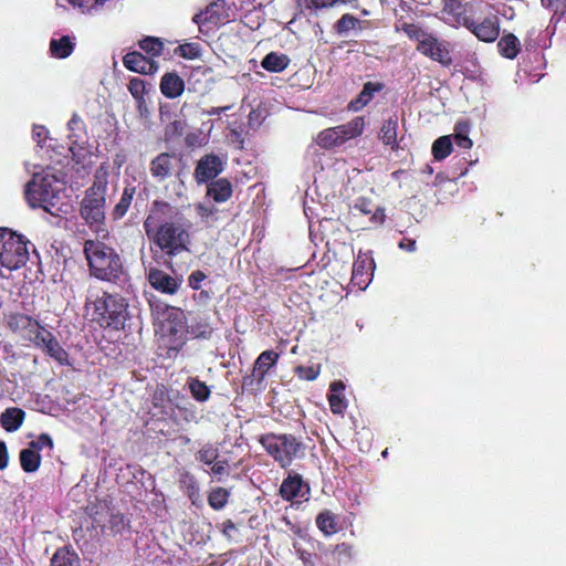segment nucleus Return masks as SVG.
I'll return each mask as SVG.
<instances>
[{
    "label": "nucleus",
    "mask_w": 566,
    "mask_h": 566,
    "mask_svg": "<svg viewBox=\"0 0 566 566\" xmlns=\"http://www.w3.org/2000/svg\"><path fill=\"white\" fill-rule=\"evenodd\" d=\"M416 241L413 239H401L399 244L401 249H406L407 251H415L416 249Z\"/></svg>",
    "instance_id": "obj_59"
},
{
    "label": "nucleus",
    "mask_w": 566,
    "mask_h": 566,
    "mask_svg": "<svg viewBox=\"0 0 566 566\" xmlns=\"http://www.w3.org/2000/svg\"><path fill=\"white\" fill-rule=\"evenodd\" d=\"M231 106H223V107H211L210 109L206 111L205 113L209 116L220 115L221 113L230 109Z\"/></svg>",
    "instance_id": "obj_61"
},
{
    "label": "nucleus",
    "mask_w": 566,
    "mask_h": 566,
    "mask_svg": "<svg viewBox=\"0 0 566 566\" xmlns=\"http://www.w3.org/2000/svg\"><path fill=\"white\" fill-rule=\"evenodd\" d=\"M355 207H356V208H359L364 213H369V212H370V210H369V209H367V207L365 206V203H361V205H358V203H357Z\"/></svg>",
    "instance_id": "obj_64"
},
{
    "label": "nucleus",
    "mask_w": 566,
    "mask_h": 566,
    "mask_svg": "<svg viewBox=\"0 0 566 566\" xmlns=\"http://www.w3.org/2000/svg\"><path fill=\"white\" fill-rule=\"evenodd\" d=\"M178 208L163 201H155L144 222L149 239L169 258L165 264L172 268V258L188 252L189 233L178 222Z\"/></svg>",
    "instance_id": "obj_1"
},
{
    "label": "nucleus",
    "mask_w": 566,
    "mask_h": 566,
    "mask_svg": "<svg viewBox=\"0 0 566 566\" xmlns=\"http://www.w3.org/2000/svg\"><path fill=\"white\" fill-rule=\"evenodd\" d=\"M63 190L62 181L51 169L33 174L25 186V199L32 208H42L52 216L57 214V207Z\"/></svg>",
    "instance_id": "obj_3"
},
{
    "label": "nucleus",
    "mask_w": 566,
    "mask_h": 566,
    "mask_svg": "<svg viewBox=\"0 0 566 566\" xmlns=\"http://www.w3.org/2000/svg\"><path fill=\"white\" fill-rule=\"evenodd\" d=\"M188 388L192 397L200 402L207 401L211 394L209 387L198 378H190L188 380Z\"/></svg>",
    "instance_id": "obj_37"
},
{
    "label": "nucleus",
    "mask_w": 566,
    "mask_h": 566,
    "mask_svg": "<svg viewBox=\"0 0 566 566\" xmlns=\"http://www.w3.org/2000/svg\"><path fill=\"white\" fill-rule=\"evenodd\" d=\"M51 566H81L78 556L69 549H59L51 559Z\"/></svg>",
    "instance_id": "obj_35"
},
{
    "label": "nucleus",
    "mask_w": 566,
    "mask_h": 566,
    "mask_svg": "<svg viewBox=\"0 0 566 566\" xmlns=\"http://www.w3.org/2000/svg\"><path fill=\"white\" fill-rule=\"evenodd\" d=\"M449 45L447 41H441L434 33L427 32V30L422 29L420 45L416 46V50L442 65H451L453 59L450 54Z\"/></svg>",
    "instance_id": "obj_9"
},
{
    "label": "nucleus",
    "mask_w": 566,
    "mask_h": 566,
    "mask_svg": "<svg viewBox=\"0 0 566 566\" xmlns=\"http://www.w3.org/2000/svg\"><path fill=\"white\" fill-rule=\"evenodd\" d=\"M185 83L176 73H166L161 77L160 91L168 98H176L182 94Z\"/></svg>",
    "instance_id": "obj_22"
},
{
    "label": "nucleus",
    "mask_w": 566,
    "mask_h": 566,
    "mask_svg": "<svg viewBox=\"0 0 566 566\" xmlns=\"http://www.w3.org/2000/svg\"><path fill=\"white\" fill-rule=\"evenodd\" d=\"M207 195L216 202H226L232 195V186L226 178L217 179L208 185Z\"/></svg>",
    "instance_id": "obj_24"
},
{
    "label": "nucleus",
    "mask_w": 566,
    "mask_h": 566,
    "mask_svg": "<svg viewBox=\"0 0 566 566\" xmlns=\"http://www.w3.org/2000/svg\"><path fill=\"white\" fill-rule=\"evenodd\" d=\"M302 481L298 476H290L283 481L280 488L281 495L286 500H292L300 495Z\"/></svg>",
    "instance_id": "obj_33"
},
{
    "label": "nucleus",
    "mask_w": 566,
    "mask_h": 566,
    "mask_svg": "<svg viewBox=\"0 0 566 566\" xmlns=\"http://www.w3.org/2000/svg\"><path fill=\"white\" fill-rule=\"evenodd\" d=\"M316 525L325 535L337 532L335 515L329 511H324L317 515Z\"/></svg>",
    "instance_id": "obj_36"
},
{
    "label": "nucleus",
    "mask_w": 566,
    "mask_h": 566,
    "mask_svg": "<svg viewBox=\"0 0 566 566\" xmlns=\"http://www.w3.org/2000/svg\"><path fill=\"white\" fill-rule=\"evenodd\" d=\"M135 195V187H126L123 191L119 202L115 206L113 214L115 219H120L127 212Z\"/></svg>",
    "instance_id": "obj_38"
},
{
    "label": "nucleus",
    "mask_w": 566,
    "mask_h": 566,
    "mask_svg": "<svg viewBox=\"0 0 566 566\" xmlns=\"http://www.w3.org/2000/svg\"><path fill=\"white\" fill-rule=\"evenodd\" d=\"M229 140L231 144H234L239 148H242L243 144H244V138H243L242 132L234 127L230 128Z\"/></svg>",
    "instance_id": "obj_55"
},
{
    "label": "nucleus",
    "mask_w": 566,
    "mask_h": 566,
    "mask_svg": "<svg viewBox=\"0 0 566 566\" xmlns=\"http://www.w3.org/2000/svg\"><path fill=\"white\" fill-rule=\"evenodd\" d=\"M28 447L32 450H35V452L40 453V451L43 450L44 448L52 450L53 440L48 433H42L38 437L36 440L31 441Z\"/></svg>",
    "instance_id": "obj_46"
},
{
    "label": "nucleus",
    "mask_w": 566,
    "mask_h": 566,
    "mask_svg": "<svg viewBox=\"0 0 566 566\" xmlns=\"http://www.w3.org/2000/svg\"><path fill=\"white\" fill-rule=\"evenodd\" d=\"M230 8L227 7L226 0H217L210 3L205 11H201L193 17V22L198 25L206 24H224L230 20Z\"/></svg>",
    "instance_id": "obj_12"
},
{
    "label": "nucleus",
    "mask_w": 566,
    "mask_h": 566,
    "mask_svg": "<svg viewBox=\"0 0 566 566\" xmlns=\"http://www.w3.org/2000/svg\"><path fill=\"white\" fill-rule=\"evenodd\" d=\"M334 555L339 563H345L352 557V547L342 543L336 546Z\"/></svg>",
    "instance_id": "obj_50"
},
{
    "label": "nucleus",
    "mask_w": 566,
    "mask_h": 566,
    "mask_svg": "<svg viewBox=\"0 0 566 566\" xmlns=\"http://www.w3.org/2000/svg\"><path fill=\"white\" fill-rule=\"evenodd\" d=\"M182 129H184V123L182 122H174L168 128H167V133L169 130H172L174 133L180 135L182 133Z\"/></svg>",
    "instance_id": "obj_62"
},
{
    "label": "nucleus",
    "mask_w": 566,
    "mask_h": 566,
    "mask_svg": "<svg viewBox=\"0 0 566 566\" xmlns=\"http://www.w3.org/2000/svg\"><path fill=\"white\" fill-rule=\"evenodd\" d=\"M374 260L364 253H359L353 264L352 283L359 290H365L374 271Z\"/></svg>",
    "instance_id": "obj_14"
},
{
    "label": "nucleus",
    "mask_w": 566,
    "mask_h": 566,
    "mask_svg": "<svg viewBox=\"0 0 566 566\" xmlns=\"http://www.w3.org/2000/svg\"><path fill=\"white\" fill-rule=\"evenodd\" d=\"M19 460L24 472L33 473L40 467L41 455L40 453L35 452V450H32L28 447L20 451Z\"/></svg>",
    "instance_id": "obj_30"
},
{
    "label": "nucleus",
    "mask_w": 566,
    "mask_h": 566,
    "mask_svg": "<svg viewBox=\"0 0 566 566\" xmlns=\"http://www.w3.org/2000/svg\"><path fill=\"white\" fill-rule=\"evenodd\" d=\"M8 326L13 332L22 333L29 339L30 335L34 336L41 328L36 321L21 313L10 314L8 316Z\"/></svg>",
    "instance_id": "obj_18"
},
{
    "label": "nucleus",
    "mask_w": 566,
    "mask_h": 566,
    "mask_svg": "<svg viewBox=\"0 0 566 566\" xmlns=\"http://www.w3.org/2000/svg\"><path fill=\"white\" fill-rule=\"evenodd\" d=\"M229 491L223 488H214L208 495V503L214 510L223 509L229 500Z\"/></svg>",
    "instance_id": "obj_39"
},
{
    "label": "nucleus",
    "mask_w": 566,
    "mask_h": 566,
    "mask_svg": "<svg viewBox=\"0 0 566 566\" xmlns=\"http://www.w3.org/2000/svg\"><path fill=\"white\" fill-rule=\"evenodd\" d=\"M9 455L7 446L3 441H0V470H3L8 467Z\"/></svg>",
    "instance_id": "obj_57"
},
{
    "label": "nucleus",
    "mask_w": 566,
    "mask_h": 566,
    "mask_svg": "<svg viewBox=\"0 0 566 566\" xmlns=\"http://www.w3.org/2000/svg\"><path fill=\"white\" fill-rule=\"evenodd\" d=\"M300 558L302 559L305 566H313L312 555L310 553L301 551Z\"/></svg>",
    "instance_id": "obj_63"
},
{
    "label": "nucleus",
    "mask_w": 566,
    "mask_h": 566,
    "mask_svg": "<svg viewBox=\"0 0 566 566\" xmlns=\"http://www.w3.org/2000/svg\"><path fill=\"white\" fill-rule=\"evenodd\" d=\"M260 443L282 468L289 467L304 451L303 443L294 436L286 433L264 434L260 438Z\"/></svg>",
    "instance_id": "obj_5"
},
{
    "label": "nucleus",
    "mask_w": 566,
    "mask_h": 566,
    "mask_svg": "<svg viewBox=\"0 0 566 566\" xmlns=\"http://www.w3.org/2000/svg\"><path fill=\"white\" fill-rule=\"evenodd\" d=\"M442 12L452 17L455 24H462L470 30V18L467 14L465 4L461 0H442Z\"/></svg>",
    "instance_id": "obj_20"
},
{
    "label": "nucleus",
    "mask_w": 566,
    "mask_h": 566,
    "mask_svg": "<svg viewBox=\"0 0 566 566\" xmlns=\"http://www.w3.org/2000/svg\"><path fill=\"white\" fill-rule=\"evenodd\" d=\"M67 129L70 134L67 136L72 145H77L82 142L83 122L78 115L74 114L67 123Z\"/></svg>",
    "instance_id": "obj_40"
},
{
    "label": "nucleus",
    "mask_w": 566,
    "mask_h": 566,
    "mask_svg": "<svg viewBox=\"0 0 566 566\" xmlns=\"http://www.w3.org/2000/svg\"><path fill=\"white\" fill-rule=\"evenodd\" d=\"M328 401L333 413L342 415L347 408V401L343 394L331 392Z\"/></svg>",
    "instance_id": "obj_44"
},
{
    "label": "nucleus",
    "mask_w": 566,
    "mask_h": 566,
    "mask_svg": "<svg viewBox=\"0 0 566 566\" xmlns=\"http://www.w3.org/2000/svg\"><path fill=\"white\" fill-rule=\"evenodd\" d=\"M226 158L216 154H208L201 157L195 168V179L198 184H206L214 179L224 169Z\"/></svg>",
    "instance_id": "obj_10"
},
{
    "label": "nucleus",
    "mask_w": 566,
    "mask_h": 566,
    "mask_svg": "<svg viewBox=\"0 0 566 566\" xmlns=\"http://www.w3.org/2000/svg\"><path fill=\"white\" fill-rule=\"evenodd\" d=\"M128 91L135 99L138 102L144 101V94L146 91L145 82L139 77H134L128 83Z\"/></svg>",
    "instance_id": "obj_45"
},
{
    "label": "nucleus",
    "mask_w": 566,
    "mask_h": 566,
    "mask_svg": "<svg viewBox=\"0 0 566 566\" xmlns=\"http://www.w3.org/2000/svg\"><path fill=\"white\" fill-rule=\"evenodd\" d=\"M263 119H264V111L263 109H252L248 116V125L252 129H256L260 127Z\"/></svg>",
    "instance_id": "obj_51"
},
{
    "label": "nucleus",
    "mask_w": 566,
    "mask_h": 566,
    "mask_svg": "<svg viewBox=\"0 0 566 566\" xmlns=\"http://www.w3.org/2000/svg\"><path fill=\"white\" fill-rule=\"evenodd\" d=\"M469 31L483 42H494L501 34V23L499 15H486L480 23L470 18Z\"/></svg>",
    "instance_id": "obj_13"
},
{
    "label": "nucleus",
    "mask_w": 566,
    "mask_h": 566,
    "mask_svg": "<svg viewBox=\"0 0 566 566\" xmlns=\"http://www.w3.org/2000/svg\"><path fill=\"white\" fill-rule=\"evenodd\" d=\"M279 355L273 350L263 352L254 363L252 374L244 377L243 384L251 386L254 378L262 381L268 370L276 363Z\"/></svg>",
    "instance_id": "obj_16"
},
{
    "label": "nucleus",
    "mask_w": 566,
    "mask_h": 566,
    "mask_svg": "<svg viewBox=\"0 0 566 566\" xmlns=\"http://www.w3.org/2000/svg\"><path fill=\"white\" fill-rule=\"evenodd\" d=\"M75 43L69 35L53 38L50 41V52L55 59H65L70 56L74 50Z\"/></svg>",
    "instance_id": "obj_27"
},
{
    "label": "nucleus",
    "mask_w": 566,
    "mask_h": 566,
    "mask_svg": "<svg viewBox=\"0 0 566 566\" xmlns=\"http://www.w3.org/2000/svg\"><path fill=\"white\" fill-rule=\"evenodd\" d=\"M331 392L343 394L345 390V384L340 380L333 381L329 386Z\"/></svg>",
    "instance_id": "obj_60"
},
{
    "label": "nucleus",
    "mask_w": 566,
    "mask_h": 566,
    "mask_svg": "<svg viewBox=\"0 0 566 566\" xmlns=\"http://www.w3.org/2000/svg\"><path fill=\"white\" fill-rule=\"evenodd\" d=\"M544 8L552 11L549 25L556 31L559 22H566V0H541Z\"/></svg>",
    "instance_id": "obj_26"
},
{
    "label": "nucleus",
    "mask_w": 566,
    "mask_h": 566,
    "mask_svg": "<svg viewBox=\"0 0 566 566\" xmlns=\"http://www.w3.org/2000/svg\"><path fill=\"white\" fill-rule=\"evenodd\" d=\"M289 57L285 54L271 52L264 56L261 65L269 72H282L289 65Z\"/></svg>",
    "instance_id": "obj_31"
},
{
    "label": "nucleus",
    "mask_w": 566,
    "mask_h": 566,
    "mask_svg": "<svg viewBox=\"0 0 566 566\" xmlns=\"http://www.w3.org/2000/svg\"><path fill=\"white\" fill-rule=\"evenodd\" d=\"M128 304L118 294H109L96 286H90L85 308L92 321L102 327L123 328L128 317Z\"/></svg>",
    "instance_id": "obj_2"
},
{
    "label": "nucleus",
    "mask_w": 566,
    "mask_h": 566,
    "mask_svg": "<svg viewBox=\"0 0 566 566\" xmlns=\"http://www.w3.org/2000/svg\"><path fill=\"white\" fill-rule=\"evenodd\" d=\"M185 142L189 147H200L207 144L208 138L201 132L187 134Z\"/></svg>",
    "instance_id": "obj_48"
},
{
    "label": "nucleus",
    "mask_w": 566,
    "mask_h": 566,
    "mask_svg": "<svg viewBox=\"0 0 566 566\" xmlns=\"http://www.w3.org/2000/svg\"><path fill=\"white\" fill-rule=\"evenodd\" d=\"M470 122H458L454 127L453 142L460 148H472L473 142L469 137Z\"/></svg>",
    "instance_id": "obj_32"
},
{
    "label": "nucleus",
    "mask_w": 566,
    "mask_h": 566,
    "mask_svg": "<svg viewBox=\"0 0 566 566\" xmlns=\"http://www.w3.org/2000/svg\"><path fill=\"white\" fill-rule=\"evenodd\" d=\"M124 65L136 73L154 74L158 71V64L139 52H129L123 59Z\"/></svg>",
    "instance_id": "obj_17"
},
{
    "label": "nucleus",
    "mask_w": 566,
    "mask_h": 566,
    "mask_svg": "<svg viewBox=\"0 0 566 566\" xmlns=\"http://www.w3.org/2000/svg\"><path fill=\"white\" fill-rule=\"evenodd\" d=\"M497 50L505 59H516L522 51V43L515 33H503L499 39Z\"/></svg>",
    "instance_id": "obj_21"
},
{
    "label": "nucleus",
    "mask_w": 566,
    "mask_h": 566,
    "mask_svg": "<svg viewBox=\"0 0 566 566\" xmlns=\"http://www.w3.org/2000/svg\"><path fill=\"white\" fill-rule=\"evenodd\" d=\"M84 253L90 272L96 279L117 282L125 275L120 256L105 243L87 240L84 243Z\"/></svg>",
    "instance_id": "obj_4"
},
{
    "label": "nucleus",
    "mask_w": 566,
    "mask_h": 566,
    "mask_svg": "<svg viewBox=\"0 0 566 566\" xmlns=\"http://www.w3.org/2000/svg\"><path fill=\"white\" fill-rule=\"evenodd\" d=\"M452 150L453 138L450 135L439 136L431 145V155L438 160L446 159Z\"/></svg>",
    "instance_id": "obj_29"
},
{
    "label": "nucleus",
    "mask_w": 566,
    "mask_h": 566,
    "mask_svg": "<svg viewBox=\"0 0 566 566\" xmlns=\"http://www.w3.org/2000/svg\"><path fill=\"white\" fill-rule=\"evenodd\" d=\"M227 467H228V461L227 460H216L212 464H211V473L213 475H223V474H227L228 471H227Z\"/></svg>",
    "instance_id": "obj_56"
},
{
    "label": "nucleus",
    "mask_w": 566,
    "mask_h": 566,
    "mask_svg": "<svg viewBox=\"0 0 566 566\" xmlns=\"http://www.w3.org/2000/svg\"><path fill=\"white\" fill-rule=\"evenodd\" d=\"M297 376L305 380H315L319 374V368L315 366H298Z\"/></svg>",
    "instance_id": "obj_49"
},
{
    "label": "nucleus",
    "mask_w": 566,
    "mask_h": 566,
    "mask_svg": "<svg viewBox=\"0 0 566 566\" xmlns=\"http://www.w3.org/2000/svg\"><path fill=\"white\" fill-rule=\"evenodd\" d=\"M172 157L168 153H161L150 163V172L153 177L164 180L171 174Z\"/></svg>",
    "instance_id": "obj_25"
},
{
    "label": "nucleus",
    "mask_w": 566,
    "mask_h": 566,
    "mask_svg": "<svg viewBox=\"0 0 566 566\" xmlns=\"http://www.w3.org/2000/svg\"><path fill=\"white\" fill-rule=\"evenodd\" d=\"M217 211H218L217 208L210 202L209 203H199L197 206V212L203 219L210 218Z\"/></svg>",
    "instance_id": "obj_53"
},
{
    "label": "nucleus",
    "mask_w": 566,
    "mask_h": 566,
    "mask_svg": "<svg viewBox=\"0 0 566 566\" xmlns=\"http://www.w3.org/2000/svg\"><path fill=\"white\" fill-rule=\"evenodd\" d=\"M359 20L350 14H344L336 23V30L339 34H347L355 29Z\"/></svg>",
    "instance_id": "obj_43"
},
{
    "label": "nucleus",
    "mask_w": 566,
    "mask_h": 566,
    "mask_svg": "<svg viewBox=\"0 0 566 566\" xmlns=\"http://www.w3.org/2000/svg\"><path fill=\"white\" fill-rule=\"evenodd\" d=\"M396 31H403L409 39L416 40L417 45H420L423 38V29L418 23H407V21H397L395 24Z\"/></svg>",
    "instance_id": "obj_34"
},
{
    "label": "nucleus",
    "mask_w": 566,
    "mask_h": 566,
    "mask_svg": "<svg viewBox=\"0 0 566 566\" xmlns=\"http://www.w3.org/2000/svg\"><path fill=\"white\" fill-rule=\"evenodd\" d=\"M364 126V118L358 116L346 124L323 129L317 134L315 142L324 149L339 147L347 140L361 135Z\"/></svg>",
    "instance_id": "obj_8"
},
{
    "label": "nucleus",
    "mask_w": 566,
    "mask_h": 566,
    "mask_svg": "<svg viewBox=\"0 0 566 566\" xmlns=\"http://www.w3.org/2000/svg\"><path fill=\"white\" fill-rule=\"evenodd\" d=\"M384 87L382 84L368 82L364 85L363 91L359 93L356 99H353L348 107L349 109L357 112L368 104L373 98L374 93L379 92Z\"/></svg>",
    "instance_id": "obj_28"
},
{
    "label": "nucleus",
    "mask_w": 566,
    "mask_h": 566,
    "mask_svg": "<svg viewBox=\"0 0 566 566\" xmlns=\"http://www.w3.org/2000/svg\"><path fill=\"white\" fill-rule=\"evenodd\" d=\"M147 279L155 290L169 295L176 294L182 283V275H170L153 266L147 271Z\"/></svg>",
    "instance_id": "obj_11"
},
{
    "label": "nucleus",
    "mask_w": 566,
    "mask_h": 566,
    "mask_svg": "<svg viewBox=\"0 0 566 566\" xmlns=\"http://www.w3.org/2000/svg\"><path fill=\"white\" fill-rule=\"evenodd\" d=\"M109 525L114 532L120 533L128 526V520L120 513L112 514Z\"/></svg>",
    "instance_id": "obj_47"
},
{
    "label": "nucleus",
    "mask_w": 566,
    "mask_h": 566,
    "mask_svg": "<svg viewBox=\"0 0 566 566\" xmlns=\"http://www.w3.org/2000/svg\"><path fill=\"white\" fill-rule=\"evenodd\" d=\"M30 340L36 346L45 348L46 353L59 361H63L66 357L65 350L61 347L54 336L42 327L34 336L30 335Z\"/></svg>",
    "instance_id": "obj_15"
},
{
    "label": "nucleus",
    "mask_w": 566,
    "mask_h": 566,
    "mask_svg": "<svg viewBox=\"0 0 566 566\" xmlns=\"http://www.w3.org/2000/svg\"><path fill=\"white\" fill-rule=\"evenodd\" d=\"M106 191V179L97 176L81 202V217L91 228L98 229L105 219Z\"/></svg>",
    "instance_id": "obj_6"
},
{
    "label": "nucleus",
    "mask_w": 566,
    "mask_h": 566,
    "mask_svg": "<svg viewBox=\"0 0 566 566\" xmlns=\"http://www.w3.org/2000/svg\"><path fill=\"white\" fill-rule=\"evenodd\" d=\"M432 188L437 202H446L459 189L455 179L448 178L446 174H437Z\"/></svg>",
    "instance_id": "obj_19"
},
{
    "label": "nucleus",
    "mask_w": 566,
    "mask_h": 566,
    "mask_svg": "<svg viewBox=\"0 0 566 566\" xmlns=\"http://www.w3.org/2000/svg\"><path fill=\"white\" fill-rule=\"evenodd\" d=\"M139 46L146 53L153 56H159L164 50V43L157 38H145L139 42Z\"/></svg>",
    "instance_id": "obj_42"
},
{
    "label": "nucleus",
    "mask_w": 566,
    "mask_h": 566,
    "mask_svg": "<svg viewBox=\"0 0 566 566\" xmlns=\"http://www.w3.org/2000/svg\"><path fill=\"white\" fill-rule=\"evenodd\" d=\"M48 129L44 126L33 127V138L41 144L46 138Z\"/></svg>",
    "instance_id": "obj_58"
},
{
    "label": "nucleus",
    "mask_w": 566,
    "mask_h": 566,
    "mask_svg": "<svg viewBox=\"0 0 566 566\" xmlns=\"http://www.w3.org/2000/svg\"><path fill=\"white\" fill-rule=\"evenodd\" d=\"M24 417L25 412L20 408H7L0 417V423L6 431L13 432L21 427Z\"/></svg>",
    "instance_id": "obj_23"
},
{
    "label": "nucleus",
    "mask_w": 566,
    "mask_h": 566,
    "mask_svg": "<svg viewBox=\"0 0 566 566\" xmlns=\"http://www.w3.org/2000/svg\"><path fill=\"white\" fill-rule=\"evenodd\" d=\"M206 277L207 276L202 271H193L188 277V284L191 289L199 290L201 287L202 281H205Z\"/></svg>",
    "instance_id": "obj_52"
},
{
    "label": "nucleus",
    "mask_w": 566,
    "mask_h": 566,
    "mask_svg": "<svg viewBox=\"0 0 566 566\" xmlns=\"http://www.w3.org/2000/svg\"><path fill=\"white\" fill-rule=\"evenodd\" d=\"M29 260L28 241L12 231L0 232V264L9 271L18 270Z\"/></svg>",
    "instance_id": "obj_7"
},
{
    "label": "nucleus",
    "mask_w": 566,
    "mask_h": 566,
    "mask_svg": "<svg viewBox=\"0 0 566 566\" xmlns=\"http://www.w3.org/2000/svg\"><path fill=\"white\" fill-rule=\"evenodd\" d=\"M221 532L227 538H233L238 533V527L231 520L224 521L221 526Z\"/></svg>",
    "instance_id": "obj_54"
},
{
    "label": "nucleus",
    "mask_w": 566,
    "mask_h": 566,
    "mask_svg": "<svg viewBox=\"0 0 566 566\" xmlns=\"http://www.w3.org/2000/svg\"><path fill=\"white\" fill-rule=\"evenodd\" d=\"M218 458V449L210 443L202 446L196 454V460L206 465H211Z\"/></svg>",
    "instance_id": "obj_41"
}]
</instances>
